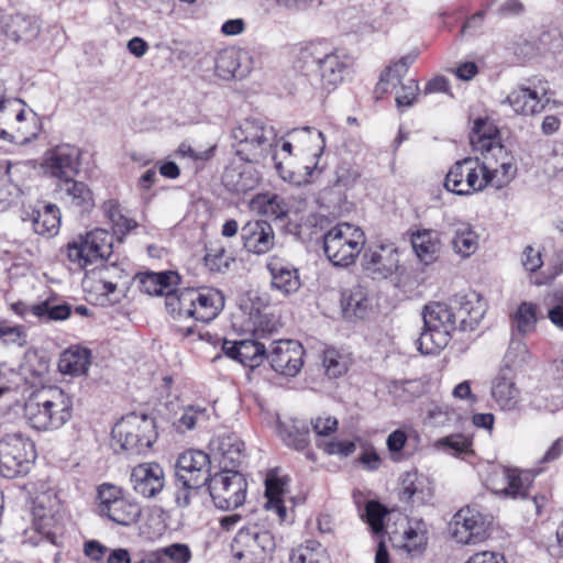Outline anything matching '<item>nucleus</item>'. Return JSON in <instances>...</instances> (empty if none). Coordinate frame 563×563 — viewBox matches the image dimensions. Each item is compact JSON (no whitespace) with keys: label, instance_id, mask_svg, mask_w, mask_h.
<instances>
[{"label":"nucleus","instance_id":"1","mask_svg":"<svg viewBox=\"0 0 563 563\" xmlns=\"http://www.w3.org/2000/svg\"><path fill=\"white\" fill-rule=\"evenodd\" d=\"M298 63L305 76L313 85L325 90H333L341 85L352 66V58L342 52L331 48L325 42H310L299 52Z\"/></svg>","mask_w":563,"mask_h":563},{"label":"nucleus","instance_id":"2","mask_svg":"<svg viewBox=\"0 0 563 563\" xmlns=\"http://www.w3.org/2000/svg\"><path fill=\"white\" fill-rule=\"evenodd\" d=\"M73 399L63 389L51 387L33 393L24 402L23 417L37 431L63 427L70 418Z\"/></svg>","mask_w":563,"mask_h":563},{"label":"nucleus","instance_id":"3","mask_svg":"<svg viewBox=\"0 0 563 563\" xmlns=\"http://www.w3.org/2000/svg\"><path fill=\"white\" fill-rule=\"evenodd\" d=\"M234 154L249 164H261L276 146L275 129L264 120L247 118L231 130Z\"/></svg>","mask_w":563,"mask_h":563},{"label":"nucleus","instance_id":"4","mask_svg":"<svg viewBox=\"0 0 563 563\" xmlns=\"http://www.w3.org/2000/svg\"><path fill=\"white\" fill-rule=\"evenodd\" d=\"M223 294L214 288H185L165 302L174 318H192L207 323L212 321L224 308Z\"/></svg>","mask_w":563,"mask_h":563},{"label":"nucleus","instance_id":"5","mask_svg":"<svg viewBox=\"0 0 563 563\" xmlns=\"http://www.w3.org/2000/svg\"><path fill=\"white\" fill-rule=\"evenodd\" d=\"M276 549L274 534L264 526L250 522L233 539L231 551L236 563H267Z\"/></svg>","mask_w":563,"mask_h":563},{"label":"nucleus","instance_id":"6","mask_svg":"<svg viewBox=\"0 0 563 563\" xmlns=\"http://www.w3.org/2000/svg\"><path fill=\"white\" fill-rule=\"evenodd\" d=\"M156 439L154 420L146 415L131 413L112 429V445L131 454L146 452Z\"/></svg>","mask_w":563,"mask_h":563},{"label":"nucleus","instance_id":"7","mask_svg":"<svg viewBox=\"0 0 563 563\" xmlns=\"http://www.w3.org/2000/svg\"><path fill=\"white\" fill-rule=\"evenodd\" d=\"M366 242L363 230L347 222L331 228L323 236V250L335 266L346 267L353 264Z\"/></svg>","mask_w":563,"mask_h":563},{"label":"nucleus","instance_id":"8","mask_svg":"<svg viewBox=\"0 0 563 563\" xmlns=\"http://www.w3.org/2000/svg\"><path fill=\"white\" fill-rule=\"evenodd\" d=\"M36 459L33 441L21 433H9L0 439V475L15 478L29 473Z\"/></svg>","mask_w":563,"mask_h":563},{"label":"nucleus","instance_id":"9","mask_svg":"<svg viewBox=\"0 0 563 563\" xmlns=\"http://www.w3.org/2000/svg\"><path fill=\"white\" fill-rule=\"evenodd\" d=\"M113 235L104 229H95L79 235L67 245V256L80 268L103 263L112 254Z\"/></svg>","mask_w":563,"mask_h":563},{"label":"nucleus","instance_id":"10","mask_svg":"<svg viewBox=\"0 0 563 563\" xmlns=\"http://www.w3.org/2000/svg\"><path fill=\"white\" fill-rule=\"evenodd\" d=\"M207 484L212 501L218 509L232 510L245 501L247 482L238 471L224 468L212 475Z\"/></svg>","mask_w":563,"mask_h":563},{"label":"nucleus","instance_id":"11","mask_svg":"<svg viewBox=\"0 0 563 563\" xmlns=\"http://www.w3.org/2000/svg\"><path fill=\"white\" fill-rule=\"evenodd\" d=\"M99 511L112 522L129 527L134 525L141 517L140 505L126 498L123 490L112 484H102L98 488Z\"/></svg>","mask_w":563,"mask_h":563},{"label":"nucleus","instance_id":"12","mask_svg":"<svg viewBox=\"0 0 563 563\" xmlns=\"http://www.w3.org/2000/svg\"><path fill=\"white\" fill-rule=\"evenodd\" d=\"M482 161L466 157L457 161L449 169L444 187L456 195L468 196L483 191L487 187Z\"/></svg>","mask_w":563,"mask_h":563},{"label":"nucleus","instance_id":"13","mask_svg":"<svg viewBox=\"0 0 563 563\" xmlns=\"http://www.w3.org/2000/svg\"><path fill=\"white\" fill-rule=\"evenodd\" d=\"M531 484L529 472L506 466H494L487 478V486L494 494L511 499L527 498Z\"/></svg>","mask_w":563,"mask_h":563},{"label":"nucleus","instance_id":"14","mask_svg":"<svg viewBox=\"0 0 563 563\" xmlns=\"http://www.w3.org/2000/svg\"><path fill=\"white\" fill-rule=\"evenodd\" d=\"M488 522L482 512L472 506L460 509L450 522L452 538L461 544H475L487 537Z\"/></svg>","mask_w":563,"mask_h":563},{"label":"nucleus","instance_id":"15","mask_svg":"<svg viewBox=\"0 0 563 563\" xmlns=\"http://www.w3.org/2000/svg\"><path fill=\"white\" fill-rule=\"evenodd\" d=\"M210 457L200 450H188L180 454L176 462V478L189 488H200L210 476Z\"/></svg>","mask_w":563,"mask_h":563},{"label":"nucleus","instance_id":"16","mask_svg":"<svg viewBox=\"0 0 563 563\" xmlns=\"http://www.w3.org/2000/svg\"><path fill=\"white\" fill-rule=\"evenodd\" d=\"M482 165L487 187L501 189L509 185L517 174L515 159L504 146H494L493 152L485 153Z\"/></svg>","mask_w":563,"mask_h":563},{"label":"nucleus","instance_id":"17","mask_svg":"<svg viewBox=\"0 0 563 563\" xmlns=\"http://www.w3.org/2000/svg\"><path fill=\"white\" fill-rule=\"evenodd\" d=\"M59 501L55 493L46 492L36 496L33 507V523L35 530L52 543L60 533Z\"/></svg>","mask_w":563,"mask_h":563},{"label":"nucleus","instance_id":"18","mask_svg":"<svg viewBox=\"0 0 563 563\" xmlns=\"http://www.w3.org/2000/svg\"><path fill=\"white\" fill-rule=\"evenodd\" d=\"M548 84L539 80L530 86H521L512 90L506 102L512 110L522 115H534L542 112L550 102Z\"/></svg>","mask_w":563,"mask_h":563},{"label":"nucleus","instance_id":"19","mask_svg":"<svg viewBox=\"0 0 563 563\" xmlns=\"http://www.w3.org/2000/svg\"><path fill=\"white\" fill-rule=\"evenodd\" d=\"M80 156L78 147L69 144L58 145L45 153L43 167L52 177L64 181L79 174Z\"/></svg>","mask_w":563,"mask_h":563},{"label":"nucleus","instance_id":"20","mask_svg":"<svg viewBox=\"0 0 563 563\" xmlns=\"http://www.w3.org/2000/svg\"><path fill=\"white\" fill-rule=\"evenodd\" d=\"M303 347L294 340H280L272 344L266 355L272 368L285 376H296L303 364Z\"/></svg>","mask_w":563,"mask_h":563},{"label":"nucleus","instance_id":"21","mask_svg":"<svg viewBox=\"0 0 563 563\" xmlns=\"http://www.w3.org/2000/svg\"><path fill=\"white\" fill-rule=\"evenodd\" d=\"M363 267L374 279H385L399 268V252L391 244L369 247L363 255Z\"/></svg>","mask_w":563,"mask_h":563},{"label":"nucleus","instance_id":"22","mask_svg":"<svg viewBox=\"0 0 563 563\" xmlns=\"http://www.w3.org/2000/svg\"><path fill=\"white\" fill-rule=\"evenodd\" d=\"M423 323L429 330H437L439 341L443 338H452L454 331L459 328V321L453 308V303L430 302L423 309Z\"/></svg>","mask_w":563,"mask_h":563},{"label":"nucleus","instance_id":"23","mask_svg":"<svg viewBox=\"0 0 563 563\" xmlns=\"http://www.w3.org/2000/svg\"><path fill=\"white\" fill-rule=\"evenodd\" d=\"M451 302L462 331H473L486 313V302L475 291L456 295Z\"/></svg>","mask_w":563,"mask_h":563},{"label":"nucleus","instance_id":"24","mask_svg":"<svg viewBox=\"0 0 563 563\" xmlns=\"http://www.w3.org/2000/svg\"><path fill=\"white\" fill-rule=\"evenodd\" d=\"M515 377L516 375L507 368H500L492 382V398L503 411H515L520 408L521 393L516 386Z\"/></svg>","mask_w":563,"mask_h":563},{"label":"nucleus","instance_id":"25","mask_svg":"<svg viewBox=\"0 0 563 563\" xmlns=\"http://www.w3.org/2000/svg\"><path fill=\"white\" fill-rule=\"evenodd\" d=\"M133 489L145 498L155 497L165 486V475L157 463H142L131 473Z\"/></svg>","mask_w":563,"mask_h":563},{"label":"nucleus","instance_id":"26","mask_svg":"<svg viewBox=\"0 0 563 563\" xmlns=\"http://www.w3.org/2000/svg\"><path fill=\"white\" fill-rule=\"evenodd\" d=\"M241 238L245 250L256 255L268 253L275 245L274 229L263 220L246 222L241 229Z\"/></svg>","mask_w":563,"mask_h":563},{"label":"nucleus","instance_id":"27","mask_svg":"<svg viewBox=\"0 0 563 563\" xmlns=\"http://www.w3.org/2000/svg\"><path fill=\"white\" fill-rule=\"evenodd\" d=\"M399 499L412 507H419L431 501L433 487L429 479L417 471L407 472L401 477Z\"/></svg>","mask_w":563,"mask_h":563},{"label":"nucleus","instance_id":"28","mask_svg":"<svg viewBox=\"0 0 563 563\" xmlns=\"http://www.w3.org/2000/svg\"><path fill=\"white\" fill-rule=\"evenodd\" d=\"M266 267L271 274L272 287L283 295L297 292L301 286L298 269L278 256H269Z\"/></svg>","mask_w":563,"mask_h":563},{"label":"nucleus","instance_id":"29","mask_svg":"<svg viewBox=\"0 0 563 563\" xmlns=\"http://www.w3.org/2000/svg\"><path fill=\"white\" fill-rule=\"evenodd\" d=\"M288 136L295 143V147L300 153L310 154L316 162L312 166L305 167L307 176H311L317 168L318 159L323 154L325 147V137L321 131L312 126H303L294 129L288 133Z\"/></svg>","mask_w":563,"mask_h":563},{"label":"nucleus","instance_id":"30","mask_svg":"<svg viewBox=\"0 0 563 563\" xmlns=\"http://www.w3.org/2000/svg\"><path fill=\"white\" fill-rule=\"evenodd\" d=\"M222 350L232 360L244 366L254 368L261 365L266 357L264 344L254 340L229 341L224 340Z\"/></svg>","mask_w":563,"mask_h":563},{"label":"nucleus","instance_id":"31","mask_svg":"<svg viewBox=\"0 0 563 563\" xmlns=\"http://www.w3.org/2000/svg\"><path fill=\"white\" fill-rule=\"evenodd\" d=\"M211 450L219 455L224 468L236 467L243 457L244 443L231 432L218 434L210 442Z\"/></svg>","mask_w":563,"mask_h":563},{"label":"nucleus","instance_id":"32","mask_svg":"<svg viewBox=\"0 0 563 563\" xmlns=\"http://www.w3.org/2000/svg\"><path fill=\"white\" fill-rule=\"evenodd\" d=\"M224 187L233 194H246L260 184V173L251 165L230 166L222 175Z\"/></svg>","mask_w":563,"mask_h":563},{"label":"nucleus","instance_id":"33","mask_svg":"<svg viewBox=\"0 0 563 563\" xmlns=\"http://www.w3.org/2000/svg\"><path fill=\"white\" fill-rule=\"evenodd\" d=\"M56 191L64 202L81 211L90 210L95 205L90 188L85 183L78 181L75 178L58 181Z\"/></svg>","mask_w":563,"mask_h":563},{"label":"nucleus","instance_id":"34","mask_svg":"<svg viewBox=\"0 0 563 563\" xmlns=\"http://www.w3.org/2000/svg\"><path fill=\"white\" fill-rule=\"evenodd\" d=\"M179 282V276L176 272L167 271L161 273H145L141 276L140 283L142 290L148 295L165 296L166 302L172 296H177L179 292L175 291V287Z\"/></svg>","mask_w":563,"mask_h":563},{"label":"nucleus","instance_id":"35","mask_svg":"<svg viewBox=\"0 0 563 563\" xmlns=\"http://www.w3.org/2000/svg\"><path fill=\"white\" fill-rule=\"evenodd\" d=\"M538 306L530 301H522L510 313L511 335L527 336L533 333L538 324Z\"/></svg>","mask_w":563,"mask_h":563},{"label":"nucleus","instance_id":"36","mask_svg":"<svg viewBox=\"0 0 563 563\" xmlns=\"http://www.w3.org/2000/svg\"><path fill=\"white\" fill-rule=\"evenodd\" d=\"M411 244L417 257L426 265L433 263L440 253L439 233L433 230H418L411 234Z\"/></svg>","mask_w":563,"mask_h":563},{"label":"nucleus","instance_id":"37","mask_svg":"<svg viewBox=\"0 0 563 563\" xmlns=\"http://www.w3.org/2000/svg\"><path fill=\"white\" fill-rule=\"evenodd\" d=\"M90 363V350L75 345L62 353L58 369L63 374L79 376L88 372Z\"/></svg>","mask_w":563,"mask_h":563},{"label":"nucleus","instance_id":"38","mask_svg":"<svg viewBox=\"0 0 563 563\" xmlns=\"http://www.w3.org/2000/svg\"><path fill=\"white\" fill-rule=\"evenodd\" d=\"M41 31L38 20L34 16L15 14L7 23L5 33L14 42L29 43L35 40Z\"/></svg>","mask_w":563,"mask_h":563},{"label":"nucleus","instance_id":"39","mask_svg":"<svg viewBox=\"0 0 563 563\" xmlns=\"http://www.w3.org/2000/svg\"><path fill=\"white\" fill-rule=\"evenodd\" d=\"M498 130L487 119H476L473 123L470 135L471 144L474 150L483 155L493 152L494 146H501L497 141Z\"/></svg>","mask_w":563,"mask_h":563},{"label":"nucleus","instance_id":"40","mask_svg":"<svg viewBox=\"0 0 563 563\" xmlns=\"http://www.w3.org/2000/svg\"><path fill=\"white\" fill-rule=\"evenodd\" d=\"M253 212L272 220H280L288 213L285 200L276 194H258L250 202Z\"/></svg>","mask_w":563,"mask_h":563},{"label":"nucleus","instance_id":"41","mask_svg":"<svg viewBox=\"0 0 563 563\" xmlns=\"http://www.w3.org/2000/svg\"><path fill=\"white\" fill-rule=\"evenodd\" d=\"M32 223L35 233L54 236L60 227V211L54 203H46L43 208L32 212Z\"/></svg>","mask_w":563,"mask_h":563},{"label":"nucleus","instance_id":"42","mask_svg":"<svg viewBox=\"0 0 563 563\" xmlns=\"http://www.w3.org/2000/svg\"><path fill=\"white\" fill-rule=\"evenodd\" d=\"M532 355L520 336L511 335L509 346L504 356L503 366L500 368H507L510 373L516 375L517 369L527 365Z\"/></svg>","mask_w":563,"mask_h":563},{"label":"nucleus","instance_id":"43","mask_svg":"<svg viewBox=\"0 0 563 563\" xmlns=\"http://www.w3.org/2000/svg\"><path fill=\"white\" fill-rule=\"evenodd\" d=\"M413 60V56H406L395 63L393 66L388 67L382 75L375 91L377 93H384L389 90V87L397 88L398 85L405 84L404 78Z\"/></svg>","mask_w":563,"mask_h":563},{"label":"nucleus","instance_id":"44","mask_svg":"<svg viewBox=\"0 0 563 563\" xmlns=\"http://www.w3.org/2000/svg\"><path fill=\"white\" fill-rule=\"evenodd\" d=\"M452 245L459 255L468 257L478 249V235L468 223H459L454 229Z\"/></svg>","mask_w":563,"mask_h":563},{"label":"nucleus","instance_id":"45","mask_svg":"<svg viewBox=\"0 0 563 563\" xmlns=\"http://www.w3.org/2000/svg\"><path fill=\"white\" fill-rule=\"evenodd\" d=\"M278 433L287 446L298 451L303 450L309 443L308 429L297 421L278 423Z\"/></svg>","mask_w":563,"mask_h":563},{"label":"nucleus","instance_id":"46","mask_svg":"<svg viewBox=\"0 0 563 563\" xmlns=\"http://www.w3.org/2000/svg\"><path fill=\"white\" fill-rule=\"evenodd\" d=\"M209 420L207 408L192 405L181 409L179 418L174 422L178 432H187L195 428L206 424Z\"/></svg>","mask_w":563,"mask_h":563},{"label":"nucleus","instance_id":"47","mask_svg":"<svg viewBox=\"0 0 563 563\" xmlns=\"http://www.w3.org/2000/svg\"><path fill=\"white\" fill-rule=\"evenodd\" d=\"M341 305L345 316L363 318L369 307V300L363 289L357 286L343 292Z\"/></svg>","mask_w":563,"mask_h":563},{"label":"nucleus","instance_id":"48","mask_svg":"<svg viewBox=\"0 0 563 563\" xmlns=\"http://www.w3.org/2000/svg\"><path fill=\"white\" fill-rule=\"evenodd\" d=\"M106 217L111 221L114 233L126 234L137 227L135 220L125 217L121 212L120 205L117 200L110 199L102 206Z\"/></svg>","mask_w":563,"mask_h":563},{"label":"nucleus","instance_id":"49","mask_svg":"<svg viewBox=\"0 0 563 563\" xmlns=\"http://www.w3.org/2000/svg\"><path fill=\"white\" fill-rule=\"evenodd\" d=\"M529 405L537 411L554 413L563 408V391L560 388L539 391L532 396Z\"/></svg>","mask_w":563,"mask_h":563},{"label":"nucleus","instance_id":"50","mask_svg":"<svg viewBox=\"0 0 563 563\" xmlns=\"http://www.w3.org/2000/svg\"><path fill=\"white\" fill-rule=\"evenodd\" d=\"M322 364L325 369V374L331 378H336L347 372L350 357L347 354L334 347H329L323 352Z\"/></svg>","mask_w":563,"mask_h":563},{"label":"nucleus","instance_id":"51","mask_svg":"<svg viewBox=\"0 0 563 563\" xmlns=\"http://www.w3.org/2000/svg\"><path fill=\"white\" fill-rule=\"evenodd\" d=\"M290 559L292 563H331L327 550L317 541H308Z\"/></svg>","mask_w":563,"mask_h":563},{"label":"nucleus","instance_id":"52","mask_svg":"<svg viewBox=\"0 0 563 563\" xmlns=\"http://www.w3.org/2000/svg\"><path fill=\"white\" fill-rule=\"evenodd\" d=\"M239 66L238 53L232 48L222 49L216 56V74L224 80L234 78Z\"/></svg>","mask_w":563,"mask_h":563},{"label":"nucleus","instance_id":"53","mask_svg":"<svg viewBox=\"0 0 563 563\" xmlns=\"http://www.w3.org/2000/svg\"><path fill=\"white\" fill-rule=\"evenodd\" d=\"M70 306L67 303L53 305L47 300L31 307L34 316L45 320H65L70 316Z\"/></svg>","mask_w":563,"mask_h":563},{"label":"nucleus","instance_id":"54","mask_svg":"<svg viewBox=\"0 0 563 563\" xmlns=\"http://www.w3.org/2000/svg\"><path fill=\"white\" fill-rule=\"evenodd\" d=\"M158 563H188L191 559V552L188 545L183 543H174L162 548L155 552Z\"/></svg>","mask_w":563,"mask_h":563},{"label":"nucleus","instance_id":"55","mask_svg":"<svg viewBox=\"0 0 563 563\" xmlns=\"http://www.w3.org/2000/svg\"><path fill=\"white\" fill-rule=\"evenodd\" d=\"M437 330H429L424 327V330L421 332L420 336L417 340V349L422 354L429 355L439 352L444 349L449 342L450 338H443L441 341L437 338Z\"/></svg>","mask_w":563,"mask_h":563},{"label":"nucleus","instance_id":"56","mask_svg":"<svg viewBox=\"0 0 563 563\" xmlns=\"http://www.w3.org/2000/svg\"><path fill=\"white\" fill-rule=\"evenodd\" d=\"M435 446L453 455H460L471 451V441L463 434H451L439 439Z\"/></svg>","mask_w":563,"mask_h":563},{"label":"nucleus","instance_id":"57","mask_svg":"<svg viewBox=\"0 0 563 563\" xmlns=\"http://www.w3.org/2000/svg\"><path fill=\"white\" fill-rule=\"evenodd\" d=\"M233 258L228 254L223 247H212L207 251L205 255L206 266L216 273H224L229 269L230 263Z\"/></svg>","mask_w":563,"mask_h":563},{"label":"nucleus","instance_id":"58","mask_svg":"<svg viewBox=\"0 0 563 563\" xmlns=\"http://www.w3.org/2000/svg\"><path fill=\"white\" fill-rule=\"evenodd\" d=\"M427 418L433 427H445L457 419V413L448 405H431Z\"/></svg>","mask_w":563,"mask_h":563},{"label":"nucleus","instance_id":"59","mask_svg":"<svg viewBox=\"0 0 563 563\" xmlns=\"http://www.w3.org/2000/svg\"><path fill=\"white\" fill-rule=\"evenodd\" d=\"M98 274L100 276L99 283L101 284L100 290L106 295L113 294L117 290V282L114 279H120L123 277L124 272L119 266L112 265H103L99 268Z\"/></svg>","mask_w":563,"mask_h":563},{"label":"nucleus","instance_id":"60","mask_svg":"<svg viewBox=\"0 0 563 563\" xmlns=\"http://www.w3.org/2000/svg\"><path fill=\"white\" fill-rule=\"evenodd\" d=\"M396 91V103L399 109L411 107L419 95V84L416 79H408L405 84L399 85Z\"/></svg>","mask_w":563,"mask_h":563},{"label":"nucleus","instance_id":"61","mask_svg":"<svg viewBox=\"0 0 563 563\" xmlns=\"http://www.w3.org/2000/svg\"><path fill=\"white\" fill-rule=\"evenodd\" d=\"M386 509L375 500H371L365 507L366 522L369 525L375 533H380L384 529V517Z\"/></svg>","mask_w":563,"mask_h":563},{"label":"nucleus","instance_id":"62","mask_svg":"<svg viewBox=\"0 0 563 563\" xmlns=\"http://www.w3.org/2000/svg\"><path fill=\"white\" fill-rule=\"evenodd\" d=\"M287 485L286 477H279L273 471L267 474L265 479V496L267 501H274L275 499H283Z\"/></svg>","mask_w":563,"mask_h":563},{"label":"nucleus","instance_id":"63","mask_svg":"<svg viewBox=\"0 0 563 563\" xmlns=\"http://www.w3.org/2000/svg\"><path fill=\"white\" fill-rule=\"evenodd\" d=\"M521 264L529 273H536L543 265L541 252L530 245L526 246L521 255Z\"/></svg>","mask_w":563,"mask_h":563},{"label":"nucleus","instance_id":"64","mask_svg":"<svg viewBox=\"0 0 563 563\" xmlns=\"http://www.w3.org/2000/svg\"><path fill=\"white\" fill-rule=\"evenodd\" d=\"M406 539L405 547L408 551L418 550L427 543V536L423 528L419 525L417 528L409 527L404 531Z\"/></svg>","mask_w":563,"mask_h":563}]
</instances>
